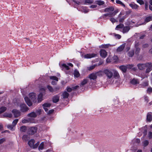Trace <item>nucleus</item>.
<instances>
[{
	"label": "nucleus",
	"mask_w": 152,
	"mask_h": 152,
	"mask_svg": "<svg viewBox=\"0 0 152 152\" xmlns=\"http://www.w3.org/2000/svg\"><path fill=\"white\" fill-rule=\"evenodd\" d=\"M103 72L105 75L107 81L120 82V77L118 73L115 70L106 69L104 70Z\"/></svg>",
	"instance_id": "1"
},
{
	"label": "nucleus",
	"mask_w": 152,
	"mask_h": 152,
	"mask_svg": "<svg viewBox=\"0 0 152 152\" xmlns=\"http://www.w3.org/2000/svg\"><path fill=\"white\" fill-rule=\"evenodd\" d=\"M29 97L31 100L34 103L37 102L36 96L35 93H30L29 95Z\"/></svg>",
	"instance_id": "2"
},
{
	"label": "nucleus",
	"mask_w": 152,
	"mask_h": 152,
	"mask_svg": "<svg viewBox=\"0 0 152 152\" xmlns=\"http://www.w3.org/2000/svg\"><path fill=\"white\" fill-rule=\"evenodd\" d=\"M149 84V81L148 80H145L141 84L138 85L139 88H144L148 86Z\"/></svg>",
	"instance_id": "3"
},
{
	"label": "nucleus",
	"mask_w": 152,
	"mask_h": 152,
	"mask_svg": "<svg viewBox=\"0 0 152 152\" xmlns=\"http://www.w3.org/2000/svg\"><path fill=\"white\" fill-rule=\"evenodd\" d=\"M21 111L22 112H25L27 111L28 108L26 105L24 104H21L20 105Z\"/></svg>",
	"instance_id": "4"
},
{
	"label": "nucleus",
	"mask_w": 152,
	"mask_h": 152,
	"mask_svg": "<svg viewBox=\"0 0 152 152\" xmlns=\"http://www.w3.org/2000/svg\"><path fill=\"white\" fill-rule=\"evenodd\" d=\"M96 56L97 55L94 53L88 54L84 55V57L86 58H90L96 57Z\"/></svg>",
	"instance_id": "5"
},
{
	"label": "nucleus",
	"mask_w": 152,
	"mask_h": 152,
	"mask_svg": "<svg viewBox=\"0 0 152 152\" xmlns=\"http://www.w3.org/2000/svg\"><path fill=\"white\" fill-rule=\"evenodd\" d=\"M114 10V8L112 7H111L105 9L104 11L105 12H109V13H112L114 12H113Z\"/></svg>",
	"instance_id": "6"
},
{
	"label": "nucleus",
	"mask_w": 152,
	"mask_h": 152,
	"mask_svg": "<svg viewBox=\"0 0 152 152\" xmlns=\"http://www.w3.org/2000/svg\"><path fill=\"white\" fill-rule=\"evenodd\" d=\"M100 56L102 58H105L107 56V52L104 50H101L100 51Z\"/></svg>",
	"instance_id": "7"
},
{
	"label": "nucleus",
	"mask_w": 152,
	"mask_h": 152,
	"mask_svg": "<svg viewBox=\"0 0 152 152\" xmlns=\"http://www.w3.org/2000/svg\"><path fill=\"white\" fill-rule=\"evenodd\" d=\"M50 79L54 80L53 81L51 82V84L53 85H54L56 84V82L58 81V78L56 76H52L50 77Z\"/></svg>",
	"instance_id": "8"
},
{
	"label": "nucleus",
	"mask_w": 152,
	"mask_h": 152,
	"mask_svg": "<svg viewBox=\"0 0 152 152\" xmlns=\"http://www.w3.org/2000/svg\"><path fill=\"white\" fill-rule=\"evenodd\" d=\"M152 120V113H148L147 115L146 121L148 122H151Z\"/></svg>",
	"instance_id": "9"
},
{
	"label": "nucleus",
	"mask_w": 152,
	"mask_h": 152,
	"mask_svg": "<svg viewBox=\"0 0 152 152\" xmlns=\"http://www.w3.org/2000/svg\"><path fill=\"white\" fill-rule=\"evenodd\" d=\"M148 65V64H137V66L138 68L140 70H142L144 69Z\"/></svg>",
	"instance_id": "10"
},
{
	"label": "nucleus",
	"mask_w": 152,
	"mask_h": 152,
	"mask_svg": "<svg viewBox=\"0 0 152 152\" xmlns=\"http://www.w3.org/2000/svg\"><path fill=\"white\" fill-rule=\"evenodd\" d=\"M131 83L133 85H137L140 83V81L138 79L133 78L130 81Z\"/></svg>",
	"instance_id": "11"
},
{
	"label": "nucleus",
	"mask_w": 152,
	"mask_h": 152,
	"mask_svg": "<svg viewBox=\"0 0 152 152\" xmlns=\"http://www.w3.org/2000/svg\"><path fill=\"white\" fill-rule=\"evenodd\" d=\"M15 117H16L19 116L20 115V113L19 111L16 109H14L12 111Z\"/></svg>",
	"instance_id": "12"
},
{
	"label": "nucleus",
	"mask_w": 152,
	"mask_h": 152,
	"mask_svg": "<svg viewBox=\"0 0 152 152\" xmlns=\"http://www.w3.org/2000/svg\"><path fill=\"white\" fill-rule=\"evenodd\" d=\"M129 5L132 9L135 10H138V9L139 6L134 3L130 4Z\"/></svg>",
	"instance_id": "13"
},
{
	"label": "nucleus",
	"mask_w": 152,
	"mask_h": 152,
	"mask_svg": "<svg viewBox=\"0 0 152 152\" xmlns=\"http://www.w3.org/2000/svg\"><path fill=\"white\" fill-rule=\"evenodd\" d=\"M25 100L27 103V104L29 106H30L32 105V103L29 99L27 97H25L24 98Z\"/></svg>",
	"instance_id": "14"
},
{
	"label": "nucleus",
	"mask_w": 152,
	"mask_h": 152,
	"mask_svg": "<svg viewBox=\"0 0 152 152\" xmlns=\"http://www.w3.org/2000/svg\"><path fill=\"white\" fill-rule=\"evenodd\" d=\"M88 77L91 80H94L96 79L97 77V76L96 73H92L90 74L88 76Z\"/></svg>",
	"instance_id": "15"
},
{
	"label": "nucleus",
	"mask_w": 152,
	"mask_h": 152,
	"mask_svg": "<svg viewBox=\"0 0 152 152\" xmlns=\"http://www.w3.org/2000/svg\"><path fill=\"white\" fill-rule=\"evenodd\" d=\"M130 29V28L129 26H126L123 28V30L122 31L123 33H125L128 32Z\"/></svg>",
	"instance_id": "16"
},
{
	"label": "nucleus",
	"mask_w": 152,
	"mask_h": 152,
	"mask_svg": "<svg viewBox=\"0 0 152 152\" xmlns=\"http://www.w3.org/2000/svg\"><path fill=\"white\" fill-rule=\"evenodd\" d=\"M43 94L42 93H40L38 96L37 100L38 102H40L43 100Z\"/></svg>",
	"instance_id": "17"
},
{
	"label": "nucleus",
	"mask_w": 152,
	"mask_h": 152,
	"mask_svg": "<svg viewBox=\"0 0 152 152\" xmlns=\"http://www.w3.org/2000/svg\"><path fill=\"white\" fill-rule=\"evenodd\" d=\"M59 96L58 95H55L53 98V101L54 103H56L59 100Z\"/></svg>",
	"instance_id": "18"
},
{
	"label": "nucleus",
	"mask_w": 152,
	"mask_h": 152,
	"mask_svg": "<svg viewBox=\"0 0 152 152\" xmlns=\"http://www.w3.org/2000/svg\"><path fill=\"white\" fill-rule=\"evenodd\" d=\"M37 130V129L36 127H32L30 128V132L31 134H33L36 132Z\"/></svg>",
	"instance_id": "19"
},
{
	"label": "nucleus",
	"mask_w": 152,
	"mask_h": 152,
	"mask_svg": "<svg viewBox=\"0 0 152 152\" xmlns=\"http://www.w3.org/2000/svg\"><path fill=\"white\" fill-rule=\"evenodd\" d=\"M119 69L124 72H126L127 70L126 66L122 65L120 66Z\"/></svg>",
	"instance_id": "20"
},
{
	"label": "nucleus",
	"mask_w": 152,
	"mask_h": 152,
	"mask_svg": "<svg viewBox=\"0 0 152 152\" xmlns=\"http://www.w3.org/2000/svg\"><path fill=\"white\" fill-rule=\"evenodd\" d=\"M67 65H68L65 64H63L62 65V66L66 70H68L69 69L68 65L72 67L73 66V64L71 63H69L67 64Z\"/></svg>",
	"instance_id": "21"
},
{
	"label": "nucleus",
	"mask_w": 152,
	"mask_h": 152,
	"mask_svg": "<svg viewBox=\"0 0 152 152\" xmlns=\"http://www.w3.org/2000/svg\"><path fill=\"white\" fill-rule=\"evenodd\" d=\"M37 116V115L36 113L34 112H32L28 115V117H30L32 118H35Z\"/></svg>",
	"instance_id": "22"
},
{
	"label": "nucleus",
	"mask_w": 152,
	"mask_h": 152,
	"mask_svg": "<svg viewBox=\"0 0 152 152\" xmlns=\"http://www.w3.org/2000/svg\"><path fill=\"white\" fill-rule=\"evenodd\" d=\"M125 45V44H124L121 45L120 47H118L117 49V51L118 52H120L122 51L124 49Z\"/></svg>",
	"instance_id": "23"
},
{
	"label": "nucleus",
	"mask_w": 152,
	"mask_h": 152,
	"mask_svg": "<svg viewBox=\"0 0 152 152\" xmlns=\"http://www.w3.org/2000/svg\"><path fill=\"white\" fill-rule=\"evenodd\" d=\"M116 14V12H114L113 13L105 14L103 15V16H105V17L108 16H109V17H112L115 15Z\"/></svg>",
	"instance_id": "24"
},
{
	"label": "nucleus",
	"mask_w": 152,
	"mask_h": 152,
	"mask_svg": "<svg viewBox=\"0 0 152 152\" xmlns=\"http://www.w3.org/2000/svg\"><path fill=\"white\" fill-rule=\"evenodd\" d=\"M34 142V140L33 139H32L28 141V144L30 147L32 148Z\"/></svg>",
	"instance_id": "25"
},
{
	"label": "nucleus",
	"mask_w": 152,
	"mask_h": 152,
	"mask_svg": "<svg viewBox=\"0 0 152 152\" xmlns=\"http://www.w3.org/2000/svg\"><path fill=\"white\" fill-rule=\"evenodd\" d=\"M74 76L75 77H79L80 75V74L79 73V71L77 70H75L74 71Z\"/></svg>",
	"instance_id": "26"
},
{
	"label": "nucleus",
	"mask_w": 152,
	"mask_h": 152,
	"mask_svg": "<svg viewBox=\"0 0 152 152\" xmlns=\"http://www.w3.org/2000/svg\"><path fill=\"white\" fill-rule=\"evenodd\" d=\"M95 3L96 4L100 6L103 5L104 4V1L100 0L96 1Z\"/></svg>",
	"instance_id": "27"
},
{
	"label": "nucleus",
	"mask_w": 152,
	"mask_h": 152,
	"mask_svg": "<svg viewBox=\"0 0 152 152\" xmlns=\"http://www.w3.org/2000/svg\"><path fill=\"white\" fill-rule=\"evenodd\" d=\"M93 2L94 1L93 0H85L83 1L84 4H91L93 3Z\"/></svg>",
	"instance_id": "28"
},
{
	"label": "nucleus",
	"mask_w": 152,
	"mask_h": 152,
	"mask_svg": "<svg viewBox=\"0 0 152 152\" xmlns=\"http://www.w3.org/2000/svg\"><path fill=\"white\" fill-rule=\"evenodd\" d=\"M62 95L64 98H67L69 96V94L66 91H64Z\"/></svg>",
	"instance_id": "29"
},
{
	"label": "nucleus",
	"mask_w": 152,
	"mask_h": 152,
	"mask_svg": "<svg viewBox=\"0 0 152 152\" xmlns=\"http://www.w3.org/2000/svg\"><path fill=\"white\" fill-rule=\"evenodd\" d=\"M124 25L123 24H120L116 26L115 28V30H118V28H123V27H124Z\"/></svg>",
	"instance_id": "30"
},
{
	"label": "nucleus",
	"mask_w": 152,
	"mask_h": 152,
	"mask_svg": "<svg viewBox=\"0 0 152 152\" xmlns=\"http://www.w3.org/2000/svg\"><path fill=\"white\" fill-rule=\"evenodd\" d=\"M151 20H152V17L148 16L145 18V22L147 23Z\"/></svg>",
	"instance_id": "31"
},
{
	"label": "nucleus",
	"mask_w": 152,
	"mask_h": 152,
	"mask_svg": "<svg viewBox=\"0 0 152 152\" xmlns=\"http://www.w3.org/2000/svg\"><path fill=\"white\" fill-rule=\"evenodd\" d=\"M44 143L43 142H42L39 145V150H42L44 149Z\"/></svg>",
	"instance_id": "32"
},
{
	"label": "nucleus",
	"mask_w": 152,
	"mask_h": 152,
	"mask_svg": "<svg viewBox=\"0 0 152 152\" xmlns=\"http://www.w3.org/2000/svg\"><path fill=\"white\" fill-rule=\"evenodd\" d=\"M89 10L86 7H82V11L83 12L86 13L89 12Z\"/></svg>",
	"instance_id": "33"
},
{
	"label": "nucleus",
	"mask_w": 152,
	"mask_h": 152,
	"mask_svg": "<svg viewBox=\"0 0 152 152\" xmlns=\"http://www.w3.org/2000/svg\"><path fill=\"white\" fill-rule=\"evenodd\" d=\"M147 138L149 140L152 139V132H149L147 135Z\"/></svg>",
	"instance_id": "34"
},
{
	"label": "nucleus",
	"mask_w": 152,
	"mask_h": 152,
	"mask_svg": "<svg viewBox=\"0 0 152 152\" xmlns=\"http://www.w3.org/2000/svg\"><path fill=\"white\" fill-rule=\"evenodd\" d=\"M88 80L87 79H84L81 83V85L83 86L87 83Z\"/></svg>",
	"instance_id": "35"
},
{
	"label": "nucleus",
	"mask_w": 152,
	"mask_h": 152,
	"mask_svg": "<svg viewBox=\"0 0 152 152\" xmlns=\"http://www.w3.org/2000/svg\"><path fill=\"white\" fill-rule=\"evenodd\" d=\"M116 2L117 4H120L124 7H125V4L123 3L121 1L119 0H116Z\"/></svg>",
	"instance_id": "36"
},
{
	"label": "nucleus",
	"mask_w": 152,
	"mask_h": 152,
	"mask_svg": "<svg viewBox=\"0 0 152 152\" xmlns=\"http://www.w3.org/2000/svg\"><path fill=\"white\" fill-rule=\"evenodd\" d=\"M20 130L23 132H25L26 130V127L25 126H22L20 127Z\"/></svg>",
	"instance_id": "37"
},
{
	"label": "nucleus",
	"mask_w": 152,
	"mask_h": 152,
	"mask_svg": "<svg viewBox=\"0 0 152 152\" xmlns=\"http://www.w3.org/2000/svg\"><path fill=\"white\" fill-rule=\"evenodd\" d=\"M47 88L50 92L52 93L54 92V88H53L52 87L50 86H48Z\"/></svg>",
	"instance_id": "38"
},
{
	"label": "nucleus",
	"mask_w": 152,
	"mask_h": 152,
	"mask_svg": "<svg viewBox=\"0 0 152 152\" xmlns=\"http://www.w3.org/2000/svg\"><path fill=\"white\" fill-rule=\"evenodd\" d=\"M7 109L6 107H3L0 108V113H2L4 112Z\"/></svg>",
	"instance_id": "39"
},
{
	"label": "nucleus",
	"mask_w": 152,
	"mask_h": 152,
	"mask_svg": "<svg viewBox=\"0 0 152 152\" xmlns=\"http://www.w3.org/2000/svg\"><path fill=\"white\" fill-rule=\"evenodd\" d=\"M152 93V88L151 87H149L147 90V93L148 94H150Z\"/></svg>",
	"instance_id": "40"
},
{
	"label": "nucleus",
	"mask_w": 152,
	"mask_h": 152,
	"mask_svg": "<svg viewBox=\"0 0 152 152\" xmlns=\"http://www.w3.org/2000/svg\"><path fill=\"white\" fill-rule=\"evenodd\" d=\"M142 143L143 146L144 147H146L149 144V142L148 140H145L142 142Z\"/></svg>",
	"instance_id": "41"
},
{
	"label": "nucleus",
	"mask_w": 152,
	"mask_h": 152,
	"mask_svg": "<svg viewBox=\"0 0 152 152\" xmlns=\"http://www.w3.org/2000/svg\"><path fill=\"white\" fill-rule=\"evenodd\" d=\"M14 127V126L12 124V125H8L7 126V127L9 129L12 130H14L13 128Z\"/></svg>",
	"instance_id": "42"
},
{
	"label": "nucleus",
	"mask_w": 152,
	"mask_h": 152,
	"mask_svg": "<svg viewBox=\"0 0 152 152\" xmlns=\"http://www.w3.org/2000/svg\"><path fill=\"white\" fill-rule=\"evenodd\" d=\"M51 106V104L49 103H46L42 105L43 107H50Z\"/></svg>",
	"instance_id": "43"
},
{
	"label": "nucleus",
	"mask_w": 152,
	"mask_h": 152,
	"mask_svg": "<svg viewBox=\"0 0 152 152\" xmlns=\"http://www.w3.org/2000/svg\"><path fill=\"white\" fill-rule=\"evenodd\" d=\"M110 45L109 44H106L102 45H101V47L103 48H107L109 47Z\"/></svg>",
	"instance_id": "44"
},
{
	"label": "nucleus",
	"mask_w": 152,
	"mask_h": 152,
	"mask_svg": "<svg viewBox=\"0 0 152 152\" xmlns=\"http://www.w3.org/2000/svg\"><path fill=\"white\" fill-rule=\"evenodd\" d=\"M60 88V87L59 86H57L55 87L54 88V92L57 93V91L59 90Z\"/></svg>",
	"instance_id": "45"
},
{
	"label": "nucleus",
	"mask_w": 152,
	"mask_h": 152,
	"mask_svg": "<svg viewBox=\"0 0 152 152\" xmlns=\"http://www.w3.org/2000/svg\"><path fill=\"white\" fill-rule=\"evenodd\" d=\"M134 54V52L133 51H129L128 53V55L129 56L132 57Z\"/></svg>",
	"instance_id": "46"
},
{
	"label": "nucleus",
	"mask_w": 152,
	"mask_h": 152,
	"mask_svg": "<svg viewBox=\"0 0 152 152\" xmlns=\"http://www.w3.org/2000/svg\"><path fill=\"white\" fill-rule=\"evenodd\" d=\"M39 142H38L35 145H33V146L32 147L34 149L36 148L39 145Z\"/></svg>",
	"instance_id": "47"
},
{
	"label": "nucleus",
	"mask_w": 152,
	"mask_h": 152,
	"mask_svg": "<svg viewBox=\"0 0 152 152\" xmlns=\"http://www.w3.org/2000/svg\"><path fill=\"white\" fill-rule=\"evenodd\" d=\"M18 120V119H16L14 120L12 123V124L15 126L17 123Z\"/></svg>",
	"instance_id": "48"
},
{
	"label": "nucleus",
	"mask_w": 152,
	"mask_h": 152,
	"mask_svg": "<svg viewBox=\"0 0 152 152\" xmlns=\"http://www.w3.org/2000/svg\"><path fill=\"white\" fill-rule=\"evenodd\" d=\"M96 74L97 76H100L102 75L103 72L102 71H99L98 72L96 73Z\"/></svg>",
	"instance_id": "49"
},
{
	"label": "nucleus",
	"mask_w": 152,
	"mask_h": 152,
	"mask_svg": "<svg viewBox=\"0 0 152 152\" xmlns=\"http://www.w3.org/2000/svg\"><path fill=\"white\" fill-rule=\"evenodd\" d=\"M95 67V65H94L88 67L87 69L89 70H91L94 69Z\"/></svg>",
	"instance_id": "50"
},
{
	"label": "nucleus",
	"mask_w": 152,
	"mask_h": 152,
	"mask_svg": "<svg viewBox=\"0 0 152 152\" xmlns=\"http://www.w3.org/2000/svg\"><path fill=\"white\" fill-rule=\"evenodd\" d=\"M137 2L140 5L143 4H144V2L142 0H138Z\"/></svg>",
	"instance_id": "51"
},
{
	"label": "nucleus",
	"mask_w": 152,
	"mask_h": 152,
	"mask_svg": "<svg viewBox=\"0 0 152 152\" xmlns=\"http://www.w3.org/2000/svg\"><path fill=\"white\" fill-rule=\"evenodd\" d=\"M127 67V69H131L133 66V65L132 64H129L126 66Z\"/></svg>",
	"instance_id": "52"
},
{
	"label": "nucleus",
	"mask_w": 152,
	"mask_h": 152,
	"mask_svg": "<svg viewBox=\"0 0 152 152\" xmlns=\"http://www.w3.org/2000/svg\"><path fill=\"white\" fill-rule=\"evenodd\" d=\"M22 139L25 141H26L27 140V136L26 135H24L22 137Z\"/></svg>",
	"instance_id": "53"
},
{
	"label": "nucleus",
	"mask_w": 152,
	"mask_h": 152,
	"mask_svg": "<svg viewBox=\"0 0 152 152\" xmlns=\"http://www.w3.org/2000/svg\"><path fill=\"white\" fill-rule=\"evenodd\" d=\"M29 122L28 120L24 119L22 120V122L23 124L28 123Z\"/></svg>",
	"instance_id": "54"
},
{
	"label": "nucleus",
	"mask_w": 152,
	"mask_h": 152,
	"mask_svg": "<svg viewBox=\"0 0 152 152\" xmlns=\"http://www.w3.org/2000/svg\"><path fill=\"white\" fill-rule=\"evenodd\" d=\"M5 141V139L4 138H3L0 139V144L2 143Z\"/></svg>",
	"instance_id": "55"
},
{
	"label": "nucleus",
	"mask_w": 152,
	"mask_h": 152,
	"mask_svg": "<svg viewBox=\"0 0 152 152\" xmlns=\"http://www.w3.org/2000/svg\"><path fill=\"white\" fill-rule=\"evenodd\" d=\"M147 67V68L146 69V73H148L151 70V69L150 68V67Z\"/></svg>",
	"instance_id": "56"
},
{
	"label": "nucleus",
	"mask_w": 152,
	"mask_h": 152,
	"mask_svg": "<svg viewBox=\"0 0 152 152\" xmlns=\"http://www.w3.org/2000/svg\"><path fill=\"white\" fill-rule=\"evenodd\" d=\"M125 18L126 17L125 16H124L122 18H120V19L119 20V22H123L124 21Z\"/></svg>",
	"instance_id": "57"
},
{
	"label": "nucleus",
	"mask_w": 152,
	"mask_h": 152,
	"mask_svg": "<svg viewBox=\"0 0 152 152\" xmlns=\"http://www.w3.org/2000/svg\"><path fill=\"white\" fill-rule=\"evenodd\" d=\"M72 89H73L72 88H71L68 87L67 88L66 90L68 92H70L72 91Z\"/></svg>",
	"instance_id": "58"
},
{
	"label": "nucleus",
	"mask_w": 152,
	"mask_h": 152,
	"mask_svg": "<svg viewBox=\"0 0 152 152\" xmlns=\"http://www.w3.org/2000/svg\"><path fill=\"white\" fill-rule=\"evenodd\" d=\"M110 20L113 23H115L116 22V20L115 19L113 18H111L110 19Z\"/></svg>",
	"instance_id": "59"
},
{
	"label": "nucleus",
	"mask_w": 152,
	"mask_h": 152,
	"mask_svg": "<svg viewBox=\"0 0 152 152\" xmlns=\"http://www.w3.org/2000/svg\"><path fill=\"white\" fill-rule=\"evenodd\" d=\"M147 64H148V65L147 66V67H150V68L152 70V64H150L149 63H147Z\"/></svg>",
	"instance_id": "60"
},
{
	"label": "nucleus",
	"mask_w": 152,
	"mask_h": 152,
	"mask_svg": "<svg viewBox=\"0 0 152 152\" xmlns=\"http://www.w3.org/2000/svg\"><path fill=\"white\" fill-rule=\"evenodd\" d=\"M115 36L118 39H120L121 38V36L119 34H116L115 35Z\"/></svg>",
	"instance_id": "61"
},
{
	"label": "nucleus",
	"mask_w": 152,
	"mask_h": 152,
	"mask_svg": "<svg viewBox=\"0 0 152 152\" xmlns=\"http://www.w3.org/2000/svg\"><path fill=\"white\" fill-rule=\"evenodd\" d=\"M36 112L38 114H40L42 112V110L41 109H39L38 110H37Z\"/></svg>",
	"instance_id": "62"
},
{
	"label": "nucleus",
	"mask_w": 152,
	"mask_h": 152,
	"mask_svg": "<svg viewBox=\"0 0 152 152\" xmlns=\"http://www.w3.org/2000/svg\"><path fill=\"white\" fill-rule=\"evenodd\" d=\"M140 50V49L139 48H137L135 51V53H137L139 52Z\"/></svg>",
	"instance_id": "63"
},
{
	"label": "nucleus",
	"mask_w": 152,
	"mask_h": 152,
	"mask_svg": "<svg viewBox=\"0 0 152 152\" xmlns=\"http://www.w3.org/2000/svg\"><path fill=\"white\" fill-rule=\"evenodd\" d=\"M97 7L96 5H93L90 6V7L92 8H95Z\"/></svg>",
	"instance_id": "64"
}]
</instances>
